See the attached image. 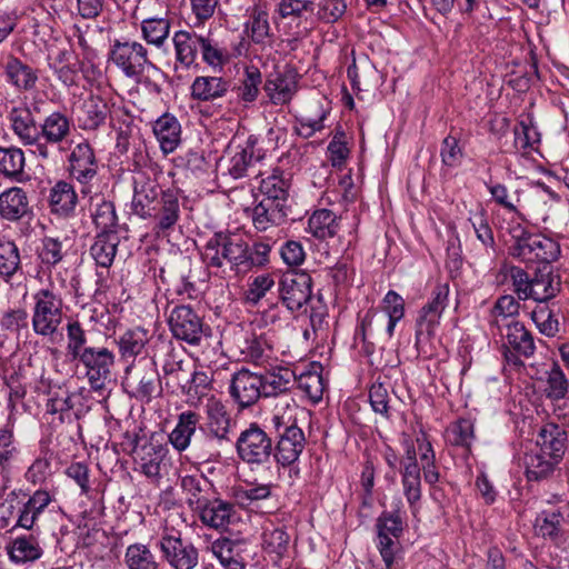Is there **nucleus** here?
<instances>
[{
  "instance_id": "obj_11",
  "label": "nucleus",
  "mask_w": 569,
  "mask_h": 569,
  "mask_svg": "<svg viewBox=\"0 0 569 569\" xmlns=\"http://www.w3.org/2000/svg\"><path fill=\"white\" fill-rule=\"evenodd\" d=\"M11 129L21 143L33 147L32 152L42 160L51 156L50 148L40 141V123L37 122L32 110L27 106L14 107L9 113Z\"/></svg>"
},
{
  "instance_id": "obj_45",
  "label": "nucleus",
  "mask_w": 569,
  "mask_h": 569,
  "mask_svg": "<svg viewBox=\"0 0 569 569\" xmlns=\"http://www.w3.org/2000/svg\"><path fill=\"white\" fill-rule=\"evenodd\" d=\"M508 346L518 355L529 358L535 353V341L531 332L520 321L512 320L506 325Z\"/></svg>"
},
{
  "instance_id": "obj_58",
  "label": "nucleus",
  "mask_w": 569,
  "mask_h": 569,
  "mask_svg": "<svg viewBox=\"0 0 569 569\" xmlns=\"http://www.w3.org/2000/svg\"><path fill=\"white\" fill-rule=\"evenodd\" d=\"M211 550L219 561L244 559L247 542L240 539L223 537L212 542Z\"/></svg>"
},
{
  "instance_id": "obj_63",
  "label": "nucleus",
  "mask_w": 569,
  "mask_h": 569,
  "mask_svg": "<svg viewBox=\"0 0 569 569\" xmlns=\"http://www.w3.org/2000/svg\"><path fill=\"white\" fill-rule=\"evenodd\" d=\"M264 387L266 377L241 369L233 375L229 391H260Z\"/></svg>"
},
{
  "instance_id": "obj_7",
  "label": "nucleus",
  "mask_w": 569,
  "mask_h": 569,
  "mask_svg": "<svg viewBox=\"0 0 569 569\" xmlns=\"http://www.w3.org/2000/svg\"><path fill=\"white\" fill-rule=\"evenodd\" d=\"M172 336L190 346H200L203 339L212 336L211 327L190 305L174 306L168 317Z\"/></svg>"
},
{
  "instance_id": "obj_34",
  "label": "nucleus",
  "mask_w": 569,
  "mask_h": 569,
  "mask_svg": "<svg viewBox=\"0 0 569 569\" xmlns=\"http://www.w3.org/2000/svg\"><path fill=\"white\" fill-rule=\"evenodd\" d=\"M8 81L20 91L36 89L39 80L38 70L21 61L18 57L9 54L4 64Z\"/></svg>"
},
{
  "instance_id": "obj_43",
  "label": "nucleus",
  "mask_w": 569,
  "mask_h": 569,
  "mask_svg": "<svg viewBox=\"0 0 569 569\" xmlns=\"http://www.w3.org/2000/svg\"><path fill=\"white\" fill-rule=\"evenodd\" d=\"M67 242L68 238L60 239L51 236H44L41 239V244L37 249V257L46 270L51 271L62 262L68 253Z\"/></svg>"
},
{
  "instance_id": "obj_32",
  "label": "nucleus",
  "mask_w": 569,
  "mask_h": 569,
  "mask_svg": "<svg viewBox=\"0 0 569 569\" xmlns=\"http://www.w3.org/2000/svg\"><path fill=\"white\" fill-rule=\"evenodd\" d=\"M153 133L164 154L173 152L181 142V124L171 113H163L153 123Z\"/></svg>"
},
{
  "instance_id": "obj_5",
  "label": "nucleus",
  "mask_w": 569,
  "mask_h": 569,
  "mask_svg": "<svg viewBox=\"0 0 569 569\" xmlns=\"http://www.w3.org/2000/svg\"><path fill=\"white\" fill-rule=\"evenodd\" d=\"M32 330L37 336L53 338L60 335L64 318V302L60 293L50 288L39 289L32 297Z\"/></svg>"
},
{
  "instance_id": "obj_57",
  "label": "nucleus",
  "mask_w": 569,
  "mask_h": 569,
  "mask_svg": "<svg viewBox=\"0 0 569 569\" xmlns=\"http://www.w3.org/2000/svg\"><path fill=\"white\" fill-rule=\"evenodd\" d=\"M376 316L377 311L373 308L368 309L366 313L362 317H360V322L359 326L356 328L353 338L356 345H358L359 342L362 343V353L370 359L371 365H375L372 356L375 353L376 347L373 342L369 341L368 335ZM376 365L388 366L387 362L382 363L381 361H377Z\"/></svg>"
},
{
  "instance_id": "obj_56",
  "label": "nucleus",
  "mask_w": 569,
  "mask_h": 569,
  "mask_svg": "<svg viewBox=\"0 0 569 569\" xmlns=\"http://www.w3.org/2000/svg\"><path fill=\"white\" fill-rule=\"evenodd\" d=\"M91 217L98 232H118V216L112 201L103 198L100 203L96 204Z\"/></svg>"
},
{
  "instance_id": "obj_29",
  "label": "nucleus",
  "mask_w": 569,
  "mask_h": 569,
  "mask_svg": "<svg viewBox=\"0 0 569 569\" xmlns=\"http://www.w3.org/2000/svg\"><path fill=\"white\" fill-rule=\"evenodd\" d=\"M239 350L244 361L260 365L272 357L273 341L268 332L246 335L239 345Z\"/></svg>"
},
{
  "instance_id": "obj_62",
  "label": "nucleus",
  "mask_w": 569,
  "mask_h": 569,
  "mask_svg": "<svg viewBox=\"0 0 569 569\" xmlns=\"http://www.w3.org/2000/svg\"><path fill=\"white\" fill-rule=\"evenodd\" d=\"M328 159L331 162L332 167L341 168L350 154V149L348 148V140L346 132L338 127L335 131V134L327 148Z\"/></svg>"
},
{
  "instance_id": "obj_38",
  "label": "nucleus",
  "mask_w": 569,
  "mask_h": 569,
  "mask_svg": "<svg viewBox=\"0 0 569 569\" xmlns=\"http://www.w3.org/2000/svg\"><path fill=\"white\" fill-rule=\"evenodd\" d=\"M290 536L284 527H276L272 523L263 528L261 535L262 550L272 562L278 563L288 552Z\"/></svg>"
},
{
  "instance_id": "obj_35",
  "label": "nucleus",
  "mask_w": 569,
  "mask_h": 569,
  "mask_svg": "<svg viewBox=\"0 0 569 569\" xmlns=\"http://www.w3.org/2000/svg\"><path fill=\"white\" fill-rule=\"evenodd\" d=\"M26 157L18 147H0V176L12 182H26L30 179L24 171Z\"/></svg>"
},
{
  "instance_id": "obj_26",
  "label": "nucleus",
  "mask_w": 569,
  "mask_h": 569,
  "mask_svg": "<svg viewBox=\"0 0 569 569\" xmlns=\"http://www.w3.org/2000/svg\"><path fill=\"white\" fill-rule=\"evenodd\" d=\"M290 188L291 178L286 177L282 169L276 168L270 176L260 181L259 191L261 199L273 200V203L291 209Z\"/></svg>"
},
{
  "instance_id": "obj_40",
  "label": "nucleus",
  "mask_w": 569,
  "mask_h": 569,
  "mask_svg": "<svg viewBox=\"0 0 569 569\" xmlns=\"http://www.w3.org/2000/svg\"><path fill=\"white\" fill-rule=\"evenodd\" d=\"M340 217L329 209H318L308 219V232L323 241L333 238L340 230Z\"/></svg>"
},
{
  "instance_id": "obj_9",
  "label": "nucleus",
  "mask_w": 569,
  "mask_h": 569,
  "mask_svg": "<svg viewBox=\"0 0 569 569\" xmlns=\"http://www.w3.org/2000/svg\"><path fill=\"white\" fill-rule=\"evenodd\" d=\"M109 58L127 78L136 82L141 81L147 67L156 69L148 57L147 49L137 41L114 40Z\"/></svg>"
},
{
  "instance_id": "obj_47",
  "label": "nucleus",
  "mask_w": 569,
  "mask_h": 569,
  "mask_svg": "<svg viewBox=\"0 0 569 569\" xmlns=\"http://www.w3.org/2000/svg\"><path fill=\"white\" fill-rule=\"evenodd\" d=\"M513 136L515 148L520 149L522 153L537 150V146L541 141V133L535 127L533 117L530 113L518 120L517 126L513 128Z\"/></svg>"
},
{
  "instance_id": "obj_61",
  "label": "nucleus",
  "mask_w": 569,
  "mask_h": 569,
  "mask_svg": "<svg viewBox=\"0 0 569 569\" xmlns=\"http://www.w3.org/2000/svg\"><path fill=\"white\" fill-rule=\"evenodd\" d=\"M141 28L146 41L160 47L168 38L170 22L166 18H149L142 21Z\"/></svg>"
},
{
  "instance_id": "obj_12",
  "label": "nucleus",
  "mask_w": 569,
  "mask_h": 569,
  "mask_svg": "<svg viewBox=\"0 0 569 569\" xmlns=\"http://www.w3.org/2000/svg\"><path fill=\"white\" fill-rule=\"evenodd\" d=\"M279 298L291 312L301 311L312 298V278L305 271H287L279 280Z\"/></svg>"
},
{
  "instance_id": "obj_14",
  "label": "nucleus",
  "mask_w": 569,
  "mask_h": 569,
  "mask_svg": "<svg viewBox=\"0 0 569 569\" xmlns=\"http://www.w3.org/2000/svg\"><path fill=\"white\" fill-rule=\"evenodd\" d=\"M176 62L173 66V78L178 81L186 79L184 71L190 68H198L197 56L202 41V36L194 31L179 30L173 36Z\"/></svg>"
},
{
  "instance_id": "obj_1",
  "label": "nucleus",
  "mask_w": 569,
  "mask_h": 569,
  "mask_svg": "<svg viewBox=\"0 0 569 569\" xmlns=\"http://www.w3.org/2000/svg\"><path fill=\"white\" fill-rule=\"evenodd\" d=\"M247 240L229 230L216 231L204 243L200 253L210 274L224 278L227 266L234 276L242 274Z\"/></svg>"
},
{
  "instance_id": "obj_3",
  "label": "nucleus",
  "mask_w": 569,
  "mask_h": 569,
  "mask_svg": "<svg viewBox=\"0 0 569 569\" xmlns=\"http://www.w3.org/2000/svg\"><path fill=\"white\" fill-rule=\"evenodd\" d=\"M449 283L437 282L430 292L428 302L419 310L416 319V349L419 355L433 356L432 339L436 328L449 301Z\"/></svg>"
},
{
  "instance_id": "obj_54",
  "label": "nucleus",
  "mask_w": 569,
  "mask_h": 569,
  "mask_svg": "<svg viewBox=\"0 0 569 569\" xmlns=\"http://www.w3.org/2000/svg\"><path fill=\"white\" fill-rule=\"evenodd\" d=\"M244 31L253 43H263L264 40L270 36L268 12L260 6H253L250 9V18L244 23Z\"/></svg>"
},
{
  "instance_id": "obj_17",
  "label": "nucleus",
  "mask_w": 569,
  "mask_h": 569,
  "mask_svg": "<svg viewBox=\"0 0 569 569\" xmlns=\"http://www.w3.org/2000/svg\"><path fill=\"white\" fill-rule=\"evenodd\" d=\"M290 211L289 207L278 206L273 203V200H258L257 198L253 208L246 210L251 218L253 228L259 232L287 223Z\"/></svg>"
},
{
  "instance_id": "obj_24",
  "label": "nucleus",
  "mask_w": 569,
  "mask_h": 569,
  "mask_svg": "<svg viewBox=\"0 0 569 569\" xmlns=\"http://www.w3.org/2000/svg\"><path fill=\"white\" fill-rule=\"evenodd\" d=\"M568 442V435L563 427L548 422L540 427L536 445L539 447V451L561 461Z\"/></svg>"
},
{
  "instance_id": "obj_37",
  "label": "nucleus",
  "mask_w": 569,
  "mask_h": 569,
  "mask_svg": "<svg viewBox=\"0 0 569 569\" xmlns=\"http://www.w3.org/2000/svg\"><path fill=\"white\" fill-rule=\"evenodd\" d=\"M531 282L533 288L530 299L536 300L538 305L547 303L561 290L560 277L553 274L551 267L547 269L545 267L537 268Z\"/></svg>"
},
{
  "instance_id": "obj_42",
  "label": "nucleus",
  "mask_w": 569,
  "mask_h": 569,
  "mask_svg": "<svg viewBox=\"0 0 569 569\" xmlns=\"http://www.w3.org/2000/svg\"><path fill=\"white\" fill-rule=\"evenodd\" d=\"M66 353L73 361L80 358L83 350H89L93 346H89V330H87L83 323L76 317H68L66 326Z\"/></svg>"
},
{
  "instance_id": "obj_64",
  "label": "nucleus",
  "mask_w": 569,
  "mask_h": 569,
  "mask_svg": "<svg viewBox=\"0 0 569 569\" xmlns=\"http://www.w3.org/2000/svg\"><path fill=\"white\" fill-rule=\"evenodd\" d=\"M450 445L469 449L475 438L473 425L468 419H459L447 430Z\"/></svg>"
},
{
  "instance_id": "obj_41",
  "label": "nucleus",
  "mask_w": 569,
  "mask_h": 569,
  "mask_svg": "<svg viewBox=\"0 0 569 569\" xmlns=\"http://www.w3.org/2000/svg\"><path fill=\"white\" fill-rule=\"evenodd\" d=\"M7 551L10 560L14 563L33 562L43 553L38 538L32 533L14 538L7 546Z\"/></svg>"
},
{
  "instance_id": "obj_48",
  "label": "nucleus",
  "mask_w": 569,
  "mask_h": 569,
  "mask_svg": "<svg viewBox=\"0 0 569 569\" xmlns=\"http://www.w3.org/2000/svg\"><path fill=\"white\" fill-rule=\"evenodd\" d=\"M560 461L538 451L526 455V477L529 481H542L549 479Z\"/></svg>"
},
{
  "instance_id": "obj_31",
  "label": "nucleus",
  "mask_w": 569,
  "mask_h": 569,
  "mask_svg": "<svg viewBox=\"0 0 569 569\" xmlns=\"http://www.w3.org/2000/svg\"><path fill=\"white\" fill-rule=\"evenodd\" d=\"M201 522L212 529L226 528L234 512V506L226 500L212 497L196 511Z\"/></svg>"
},
{
  "instance_id": "obj_44",
  "label": "nucleus",
  "mask_w": 569,
  "mask_h": 569,
  "mask_svg": "<svg viewBox=\"0 0 569 569\" xmlns=\"http://www.w3.org/2000/svg\"><path fill=\"white\" fill-rule=\"evenodd\" d=\"M124 373V389L130 387L131 383H138V391H152L157 386L161 389V377L154 363L138 368L134 365H128Z\"/></svg>"
},
{
  "instance_id": "obj_30",
  "label": "nucleus",
  "mask_w": 569,
  "mask_h": 569,
  "mask_svg": "<svg viewBox=\"0 0 569 569\" xmlns=\"http://www.w3.org/2000/svg\"><path fill=\"white\" fill-rule=\"evenodd\" d=\"M206 430L209 436L219 441H228L231 428V417L224 403L216 397L208 399Z\"/></svg>"
},
{
  "instance_id": "obj_53",
  "label": "nucleus",
  "mask_w": 569,
  "mask_h": 569,
  "mask_svg": "<svg viewBox=\"0 0 569 569\" xmlns=\"http://www.w3.org/2000/svg\"><path fill=\"white\" fill-rule=\"evenodd\" d=\"M405 517L400 509L382 511L376 520V537L401 538L405 531Z\"/></svg>"
},
{
  "instance_id": "obj_23",
  "label": "nucleus",
  "mask_w": 569,
  "mask_h": 569,
  "mask_svg": "<svg viewBox=\"0 0 569 569\" xmlns=\"http://www.w3.org/2000/svg\"><path fill=\"white\" fill-rule=\"evenodd\" d=\"M33 214L27 192L20 187H10L0 193V217L19 221Z\"/></svg>"
},
{
  "instance_id": "obj_22",
  "label": "nucleus",
  "mask_w": 569,
  "mask_h": 569,
  "mask_svg": "<svg viewBox=\"0 0 569 569\" xmlns=\"http://www.w3.org/2000/svg\"><path fill=\"white\" fill-rule=\"evenodd\" d=\"M566 519L562 508L541 510L533 520L535 535L553 543H559L563 541L567 536L563 526Z\"/></svg>"
},
{
  "instance_id": "obj_19",
  "label": "nucleus",
  "mask_w": 569,
  "mask_h": 569,
  "mask_svg": "<svg viewBox=\"0 0 569 569\" xmlns=\"http://www.w3.org/2000/svg\"><path fill=\"white\" fill-rule=\"evenodd\" d=\"M180 197L178 190L167 189L160 197L159 202L154 207L153 213L148 218L153 219L154 230L166 233L173 230L180 219Z\"/></svg>"
},
{
  "instance_id": "obj_46",
  "label": "nucleus",
  "mask_w": 569,
  "mask_h": 569,
  "mask_svg": "<svg viewBox=\"0 0 569 569\" xmlns=\"http://www.w3.org/2000/svg\"><path fill=\"white\" fill-rule=\"evenodd\" d=\"M417 450L419 451L423 478L427 483L433 486L439 481V471L436 467V455L426 431L420 428L416 433Z\"/></svg>"
},
{
  "instance_id": "obj_6",
  "label": "nucleus",
  "mask_w": 569,
  "mask_h": 569,
  "mask_svg": "<svg viewBox=\"0 0 569 569\" xmlns=\"http://www.w3.org/2000/svg\"><path fill=\"white\" fill-rule=\"evenodd\" d=\"M236 451L243 463L254 469L273 459V440L257 422H251L239 433Z\"/></svg>"
},
{
  "instance_id": "obj_52",
  "label": "nucleus",
  "mask_w": 569,
  "mask_h": 569,
  "mask_svg": "<svg viewBox=\"0 0 569 569\" xmlns=\"http://www.w3.org/2000/svg\"><path fill=\"white\" fill-rule=\"evenodd\" d=\"M128 569H159V562L150 548L140 542L129 545L124 552Z\"/></svg>"
},
{
  "instance_id": "obj_10",
  "label": "nucleus",
  "mask_w": 569,
  "mask_h": 569,
  "mask_svg": "<svg viewBox=\"0 0 569 569\" xmlns=\"http://www.w3.org/2000/svg\"><path fill=\"white\" fill-rule=\"evenodd\" d=\"M67 172L80 186L83 196L90 193V184L99 172V159L93 146L83 140L71 149L67 157Z\"/></svg>"
},
{
  "instance_id": "obj_2",
  "label": "nucleus",
  "mask_w": 569,
  "mask_h": 569,
  "mask_svg": "<svg viewBox=\"0 0 569 569\" xmlns=\"http://www.w3.org/2000/svg\"><path fill=\"white\" fill-rule=\"evenodd\" d=\"M509 233L511 244L508 254L527 266L538 263L547 269L560 257L559 242L543 233L532 232L521 223L512 226Z\"/></svg>"
},
{
  "instance_id": "obj_13",
  "label": "nucleus",
  "mask_w": 569,
  "mask_h": 569,
  "mask_svg": "<svg viewBox=\"0 0 569 569\" xmlns=\"http://www.w3.org/2000/svg\"><path fill=\"white\" fill-rule=\"evenodd\" d=\"M83 351L81 357L73 361L81 363L86 368V375L93 390L97 391L106 388L107 381L111 380L116 359L114 353L104 347H92Z\"/></svg>"
},
{
  "instance_id": "obj_15",
  "label": "nucleus",
  "mask_w": 569,
  "mask_h": 569,
  "mask_svg": "<svg viewBox=\"0 0 569 569\" xmlns=\"http://www.w3.org/2000/svg\"><path fill=\"white\" fill-rule=\"evenodd\" d=\"M306 446V437L296 421L286 426L281 436H277V442L273 443V459L283 467H292L301 456Z\"/></svg>"
},
{
  "instance_id": "obj_20",
  "label": "nucleus",
  "mask_w": 569,
  "mask_h": 569,
  "mask_svg": "<svg viewBox=\"0 0 569 569\" xmlns=\"http://www.w3.org/2000/svg\"><path fill=\"white\" fill-rule=\"evenodd\" d=\"M151 338L149 330L141 326L127 329L116 340L120 359L133 365L138 357H147Z\"/></svg>"
},
{
  "instance_id": "obj_60",
  "label": "nucleus",
  "mask_w": 569,
  "mask_h": 569,
  "mask_svg": "<svg viewBox=\"0 0 569 569\" xmlns=\"http://www.w3.org/2000/svg\"><path fill=\"white\" fill-rule=\"evenodd\" d=\"M500 273H503L506 278H510L513 291L519 300L530 299L533 288L531 286L532 278H529L528 273L522 268L505 263L500 269Z\"/></svg>"
},
{
  "instance_id": "obj_28",
  "label": "nucleus",
  "mask_w": 569,
  "mask_h": 569,
  "mask_svg": "<svg viewBox=\"0 0 569 569\" xmlns=\"http://www.w3.org/2000/svg\"><path fill=\"white\" fill-rule=\"evenodd\" d=\"M164 457V449L160 445L143 440L141 449L136 450L132 456L136 469L140 470L147 478L152 481H159L161 478L160 469Z\"/></svg>"
},
{
  "instance_id": "obj_49",
  "label": "nucleus",
  "mask_w": 569,
  "mask_h": 569,
  "mask_svg": "<svg viewBox=\"0 0 569 569\" xmlns=\"http://www.w3.org/2000/svg\"><path fill=\"white\" fill-rule=\"evenodd\" d=\"M262 83V73L260 69L253 64L246 66L243 77L238 87H236L238 99L244 104L253 103L260 93Z\"/></svg>"
},
{
  "instance_id": "obj_59",
  "label": "nucleus",
  "mask_w": 569,
  "mask_h": 569,
  "mask_svg": "<svg viewBox=\"0 0 569 569\" xmlns=\"http://www.w3.org/2000/svg\"><path fill=\"white\" fill-rule=\"evenodd\" d=\"M531 319L547 337H555L559 332L558 315L547 303L538 305L531 312Z\"/></svg>"
},
{
  "instance_id": "obj_4",
  "label": "nucleus",
  "mask_w": 569,
  "mask_h": 569,
  "mask_svg": "<svg viewBox=\"0 0 569 569\" xmlns=\"http://www.w3.org/2000/svg\"><path fill=\"white\" fill-rule=\"evenodd\" d=\"M56 501L54 495L47 489L39 488L32 493L23 489L11 490L4 500L8 505L9 517H14L12 529L22 528L32 531L41 515Z\"/></svg>"
},
{
  "instance_id": "obj_33",
  "label": "nucleus",
  "mask_w": 569,
  "mask_h": 569,
  "mask_svg": "<svg viewBox=\"0 0 569 569\" xmlns=\"http://www.w3.org/2000/svg\"><path fill=\"white\" fill-rule=\"evenodd\" d=\"M230 81L222 77L198 76L190 87L192 100L212 102L227 94Z\"/></svg>"
},
{
  "instance_id": "obj_39",
  "label": "nucleus",
  "mask_w": 569,
  "mask_h": 569,
  "mask_svg": "<svg viewBox=\"0 0 569 569\" xmlns=\"http://www.w3.org/2000/svg\"><path fill=\"white\" fill-rule=\"evenodd\" d=\"M181 488L187 493V503L197 511L213 497L212 483L203 475H189L181 479Z\"/></svg>"
},
{
  "instance_id": "obj_50",
  "label": "nucleus",
  "mask_w": 569,
  "mask_h": 569,
  "mask_svg": "<svg viewBox=\"0 0 569 569\" xmlns=\"http://www.w3.org/2000/svg\"><path fill=\"white\" fill-rule=\"evenodd\" d=\"M21 269V258L13 240L0 237V277L7 282Z\"/></svg>"
},
{
  "instance_id": "obj_16",
  "label": "nucleus",
  "mask_w": 569,
  "mask_h": 569,
  "mask_svg": "<svg viewBox=\"0 0 569 569\" xmlns=\"http://www.w3.org/2000/svg\"><path fill=\"white\" fill-rule=\"evenodd\" d=\"M263 90L272 104L290 103L298 90V72L288 67L283 71L271 72L263 83Z\"/></svg>"
},
{
  "instance_id": "obj_18",
  "label": "nucleus",
  "mask_w": 569,
  "mask_h": 569,
  "mask_svg": "<svg viewBox=\"0 0 569 569\" xmlns=\"http://www.w3.org/2000/svg\"><path fill=\"white\" fill-rule=\"evenodd\" d=\"M109 117L113 121L107 100L101 96L90 94L78 107L76 121L83 131H97Z\"/></svg>"
},
{
  "instance_id": "obj_55",
  "label": "nucleus",
  "mask_w": 569,
  "mask_h": 569,
  "mask_svg": "<svg viewBox=\"0 0 569 569\" xmlns=\"http://www.w3.org/2000/svg\"><path fill=\"white\" fill-rule=\"evenodd\" d=\"M270 252L271 246L262 240L253 241L250 244L247 241V248L244 250L243 264L240 267L242 269V274L248 273L253 269H260L266 267L270 261Z\"/></svg>"
},
{
  "instance_id": "obj_25",
  "label": "nucleus",
  "mask_w": 569,
  "mask_h": 569,
  "mask_svg": "<svg viewBox=\"0 0 569 569\" xmlns=\"http://www.w3.org/2000/svg\"><path fill=\"white\" fill-rule=\"evenodd\" d=\"M164 190L156 180L144 178L140 181H134L132 209L136 214L147 219L150 213H153L156 204L159 202Z\"/></svg>"
},
{
  "instance_id": "obj_51",
  "label": "nucleus",
  "mask_w": 569,
  "mask_h": 569,
  "mask_svg": "<svg viewBox=\"0 0 569 569\" xmlns=\"http://www.w3.org/2000/svg\"><path fill=\"white\" fill-rule=\"evenodd\" d=\"M198 421L199 417L196 412L188 411L180 415L178 425L169 436L171 445L178 451L188 448L191 436L196 432Z\"/></svg>"
},
{
  "instance_id": "obj_36",
  "label": "nucleus",
  "mask_w": 569,
  "mask_h": 569,
  "mask_svg": "<svg viewBox=\"0 0 569 569\" xmlns=\"http://www.w3.org/2000/svg\"><path fill=\"white\" fill-rule=\"evenodd\" d=\"M119 243L118 232H97L89 249L96 266L108 271L113 264Z\"/></svg>"
},
{
  "instance_id": "obj_21",
  "label": "nucleus",
  "mask_w": 569,
  "mask_h": 569,
  "mask_svg": "<svg viewBox=\"0 0 569 569\" xmlns=\"http://www.w3.org/2000/svg\"><path fill=\"white\" fill-rule=\"evenodd\" d=\"M79 197L74 186L67 180H58L49 191L48 204L50 212L61 219L76 214Z\"/></svg>"
},
{
  "instance_id": "obj_27",
  "label": "nucleus",
  "mask_w": 569,
  "mask_h": 569,
  "mask_svg": "<svg viewBox=\"0 0 569 569\" xmlns=\"http://www.w3.org/2000/svg\"><path fill=\"white\" fill-rule=\"evenodd\" d=\"M72 120L64 111L56 110L48 114L40 123V141L50 144H59L71 133Z\"/></svg>"
},
{
  "instance_id": "obj_8",
  "label": "nucleus",
  "mask_w": 569,
  "mask_h": 569,
  "mask_svg": "<svg viewBox=\"0 0 569 569\" xmlns=\"http://www.w3.org/2000/svg\"><path fill=\"white\" fill-rule=\"evenodd\" d=\"M162 559L172 569H194L199 565V550L189 540L182 538L181 531L164 527L157 542Z\"/></svg>"
}]
</instances>
